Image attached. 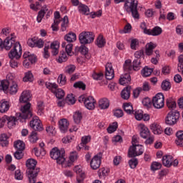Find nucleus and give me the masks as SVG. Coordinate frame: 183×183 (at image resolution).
<instances>
[{"instance_id": "1", "label": "nucleus", "mask_w": 183, "mask_h": 183, "mask_svg": "<svg viewBox=\"0 0 183 183\" xmlns=\"http://www.w3.org/2000/svg\"><path fill=\"white\" fill-rule=\"evenodd\" d=\"M21 112L17 113L16 117L14 116H9L7 119V126L8 128H14L16 125V121H20V122H25L29 117H32V112H31V103H27L21 107Z\"/></svg>"}, {"instance_id": "2", "label": "nucleus", "mask_w": 183, "mask_h": 183, "mask_svg": "<svg viewBox=\"0 0 183 183\" xmlns=\"http://www.w3.org/2000/svg\"><path fill=\"white\" fill-rule=\"evenodd\" d=\"M37 162L34 159H29L26 162V167L28 170L26 172V175L28 178V181H30L31 183L35 182V177H38V174H39V168H36Z\"/></svg>"}, {"instance_id": "3", "label": "nucleus", "mask_w": 183, "mask_h": 183, "mask_svg": "<svg viewBox=\"0 0 183 183\" xmlns=\"http://www.w3.org/2000/svg\"><path fill=\"white\" fill-rule=\"evenodd\" d=\"M65 149H59L57 147L53 148L50 152V157L52 159H55L57 164H59L64 168H66V167H69V162L65 160Z\"/></svg>"}, {"instance_id": "4", "label": "nucleus", "mask_w": 183, "mask_h": 183, "mask_svg": "<svg viewBox=\"0 0 183 183\" xmlns=\"http://www.w3.org/2000/svg\"><path fill=\"white\" fill-rule=\"evenodd\" d=\"M138 1L137 0H127L124 4V9L128 14H132L134 19L139 18V14H138Z\"/></svg>"}, {"instance_id": "5", "label": "nucleus", "mask_w": 183, "mask_h": 183, "mask_svg": "<svg viewBox=\"0 0 183 183\" xmlns=\"http://www.w3.org/2000/svg\"><path fill=\"white\" fill-rule=\"evenodd\" d=\"M79 102L81 104L83 102L85 108L89 109V111H94V109H95V104H97V101L92 96L86 97L83 94L79 97Z\"/></svg>"}, {"instance_id": "6", "label": "nucleus", "mask_w": 183, "mask_h": 183, "mask_svg": "<svg viewBox=\"0 0 183 183\" xmlns=\"http://www.w3.org/2000/svg\"><path fill=\"white\" fill-rule=\"evenodd\" d=\"M132 61L131 59H127L125 61L123 68L125 72H131L132 69L134 71H139L141 69V59H136L133 61V65H132Z\"/></svg>"}, {"instance_id": "7", "label": "nucleus", "mask_w": 183, "mask_h": 183, "mask_svg": "<svg viewBox=\"0 0 183 183\" xmlns=\"http://www.w3.org/2000/svg\"><path fill=\"white\" fill-rule=\"evenodd\" d=\"M95 39V36L91 31H82L79 35V41L82 45H86L88 44H92Z\"/></svg>"}, {"instance_id": "8", "label": "nucleus", "mask_w": 183, "mask_h": 183, "mask_svg": "<svg viewBox=\"0 0 183 183\" xmlns=\"http://www.w3.org/2000/svg\"><path fill=\"white\" fill-rule=\"evenodd\" d=\"M153 107L156 109H162L165 105V97L162 93H157L152 99Z\"/></svg>"}, {"instance_id": "9", "label": "nucleus", "mask_w": 183, "mask_h": 183, "mask_svg": "<svg viewBox=\"0 0 183 183\" xmlns=\"http://www.w3.org/2000/svg\"><path fill=\"white\" fill-rule=\"evenodd\" d=\"M179 112L178 111L169 112L165 118V124L167 125H175L177 121L179 119Z\"/></svg>"}, {"instance_id": "10", "label": "nucleus", "mask_w": 183, "mask_h": 183, "mask_svg": "<svg viewBox=\"0 0 183 183\" xmlns=\"http://www.w3.org/2000/svg\"><path fill=\"white\" fill-rule=\"evenodd\" d=\"M16 41H15V34H11L6 38L4 41H2L1 49H5L6 51H9L12 46H15Z\"/></svg>"}, {"instance_id": "11", "label": "nucleus", "mask_w": 183, "mask_h": 183, "mask_svg": "<svg viewBox=\"0 0 183 183\" xmlns=\"http://www.w3.org/2000/svg\"><path fill=\"white\" fill-rule=\"evenodd\" d=\"M22 55V47H21V44L19 42H16L13 46V49L9 53V57L11 59H19Z\"/></svg>"}, {"instance_id": "12", "label": "nucleus", "mask_w": 183, "mask_h": 183, "mask_svg": "<svg viewBox=\"0 0 183 183\" xmlns=\"http://www.w3.org/2000/svg\"><path fill=\"white\" fill-rule=\"evenodd\" d=\"M144 154V146L137 144L136 146H131L129 149L128 156L129 158H134V157H139Z\"/></svg>"}, {"instance_id": "13", "label": "nucleus", "mask_w": 183, "mask_h": 183, "mask_svg": "<svg viewBox=\"0 0 183 183\" xmlns=\"http://www.w3.org/2000/svg\"><path fill=\"white\" fill-rule=\"evenodd\" d=\"M102 159V154L99 153L94 155L90 161V167L92 169H98L101 167V162Z\"/></svg>"}, {"instance_id": "14", "label": "nucleus", "mask_w": 183, "mask_h": 183, "mask_svg": "<svg viewBox=\"0 0 183 183\" xmlns=\"http://www.w3.org/2000/svg\"><path fill=\"white\" fill-rule=\"evenodd\" d=\"M137 128L139 132V135L143 139H147L151 134V132L147 125L143 123H140L137 125Z\"/></svg>"}, {"instance_id": "15", "label": "nucleus", "mask_w": 183, "mask_h": 183, "mask_svg": "<svg viewBox=\"0 0 183 183\" xmlns=\"http://www.w3.org/2000/svg\"><path fill=\"white\" fill-rule=\"evenodd\" d=\"M29 125L34 131H42V122L39 119V117L36 116L33 117Z\"/></svg>"}, {"instance_id": "16", "label": "nucleus", "mask_w": 183, "mask_h": 183, "mask_svg": "<svg viewBox=\"0 0 183 183\" xmlns=\"http://www.w3.org/2000/svg\"><path fill=\"white\" fill-rule=\"evenodd\" d=\"M105 76L107 79H114L115 76V73L114 71V67H112V64L107 63L105 67Z\"/></svg>"}, {"instance_id": "17", "label": "nucleus", "mask_w": 183, "mask_h": 183, "mask_svg": "<svg viewBox=\"0 0 183 183\" xmlns=\"http://www.w3.org/2000/svg\"><path fill=\"white\" fill-rule=\"evenodd\" d=\"M150 129L153 132V134H154V135H161V134L164 132V130L162 129L161 125L155 122L150 124Z\"/></svg>"}, {"instance_id": "18", "label": "nucleus", "mask_w": 183, "mask_h": 183, "mask_svg": "<svg viewBox=\"0 0 183 183\" xmlns=\"http://www.w3.org/2000/svg\"><path fill=\"white\" fill-rule=\"evenodd\" d=\"M31 99V92L29 90H24L20 95L19 102L21 104H25V102H28Z\"/></svg>"}, {"instance_id": "19", "label": "nucleus", "mask_w": 183, "mask_h": 183, "mask_svg": "<svg viewBox=\"0 0 183 183\" xmlns=\"http://www.w3.org/2000/svg\"><path fill=\"white\" fill-rule=\"evenodd\" d=\"M162 164L167 168L172 167V161H174V157L172 155L166 154L162 157Z\"/></svg>"}, {"instance_id": "20", "label": "nucleus", "mask_w": 183, "mask_h": 183, "mask_svg": "<svg viewBox=\"0 0 183 183\" xmlns=\"http://www.w3.org/2000/svg\"><path fill=\"white\" fill-rule=\"evenodd\" d=\"M59 41H54L50 44V49H51V54L53 56H56L59 54Z\"/></svg>"}, {"instance_id": "21", "label": "nucleus", "mask_w": 183, "mask_h": 183, "mask_svg": "<svg viewBox=\"0 0 183 183\" xmlns=\"http://www.w3.org/2000/svg\"><path fill=\"white\" fill-rule=\"evenodd\" d=\"M68 127H69V122L66 119H61L59 121V127L61 132H66L68 131Z\"/></svg>"}, {"instance_id": "22", "label": "nucleus", "mask_w": 183, "mask_h": 183, "mask_svg": "<svg viewBox=\"0 0 183 183\" xmlns=\"http://www.w3.org/2000/svg\"><path fill=\"white\" fill-rule=\"evenodd\" d=\"M19 87L18 86V83L16 81H13L10 83L7 92L10 94V95H15L18 92Z\"/></svg>"}, {"instance_id": "23", "label": "nucleus", "mask_w": 183, "mask_h": 183, "mask_svg": "<svg viewBox=\"0 0 183 183\" xmlns=\"http://www.w3.org/2000/svg\"><path fill=\"white\" fill-rule=\"evenodd\" d=\"M11 108V103L7 101L2 100L0 102V112L1 114H5L8 112Z\"/></svg>"}, {"instance_id": "24", "label": "nucleus", "mask_w": 183, "mask_h": 183, "mask_svg": "<svg viewBox=\"0 0 183 183\" xmlns=\"http://www.w3.org/2000/svg\"><path fill=\"white\" fill-rule=\"evenodd\" d=\"M131 82V76L129 74L126 73L121 76L119 79L120 85H128Z\"/></svg>"}, {"instance_id": "25", "label": "nucleus", "mask_w": 183, "mask_h": 183, "mask_svg": "<svg viewBox=\"0 0 183 183\" xmlns=\"http://www.w3.org/2000/svg\"><path fill=\"white\" fill-rule=\"evenodd\" d=\"M46 12H48V6H44L42 7V9L40 11H39V14L37 15L36 21L39 24L41 22Z\"/></svg>"}, {"instance_id": "26", "label": "nucleus", "mask_w": 183, "mask_h": 183, "mask_svg": "<svg viewBox=\"0 0 183 183\" xmlns=\"http://www.w3.org/2000/svg\"><path fill=\"white\" fill-rule=\"evenodd\" d=\"M99 107L100 109H108L109 108V100L107 98L101 99L99 101Z\"/></svg>"}, {"instance_id": "27", "label": "nucleus", "mask_w": 183, "mask_h": 183, "mask_svg": "<svg viewBox=\"0 0 183 183\" xmlns=\"http://www.w3.org/2000/svg\"><path fill=\"white\" fill-rule=\"evenodd\" d=\"M162 34V29H161L159 26H156L152 29H149L147 35H152V36H158V35H161Z\"/></svg>"}, {"instance_id": "28", "label": "nucleus", "mask_w": 183, "mask_h": 183, "mask_svg": "<svg viewBox=\"0 0 183 183\" xmlns=\"http://www.w3.org/2000/svg\"><path fill=\"white\" fill-rule=\"evenodd\" d=\"M64 39L69 44L75 42V41H76V34L71 31L64 36Z\"/></svg>"}, {"instance_id": "29", "label": "nucleus", "mask_w": 183, "mask_h": 183, "mask_svg": "<svg viewBox=\"0 0 183 183\" xmlns=\"http://www.w3.org/2000/svg\"><path fill=\"white\" fill-rule=\"evenodd\" d=\"M105 44H107L105 38L102 34H99L97 39L96 45H97L98 48H104Z\"/></svg>"}, {"instance_id": "30", "label": "nucleus", "mask_w": 183, "mask_h": 183, "mask_svg": "<svg viewBox=\"0 0 183 183\" xmlns=\"http://www.w3.org/2000/svg\"><path fill=\"white\" fill-rule=\"evenodd\" d=\"M9 85H11V83H9L8 80L4 79L0 81V91H4V92H8Z\"/></svg>"}, {"instance_id": "31", "label": "nucleus", "mask_w": 183, "mask_h": 183, "mask_svg": "<svg viewBox=\"0 0 183 183\" xmlns=\"http://www.w3.org/2000/svg\"><path fill=\"white\" fill-rule=\"evenodd\" d=\"M62 48H65V51L67 54V55H69V56H72V48L74 45L72 44H66V42H64L61 44Z\"/></svg>"}, {"instance_id": "32", "label": "nucleus", "mask_w": 183, "mask_h": 183, "mask_svg": "<svg viewBox=\"0 0 183 183\" xmlns=\"http://www.w3.org/2000/svg\"><path fill=\"white\" fill-rule=\"evenodd\" d=\"M23 81L24 82H32L34 81V74H32V72L30 71L25 72Z\"/></svg>"}, {"instance_id": "33", "label": "nucleus", "mask_w": 183, "mask_h": 183, "mask_svg": "<svg viewBox=\"0 0 183 183\" xmlns=\"http://www.w3.org/2000/svg\"><path fill=\"white\" fill-rule=\"evenodd\" d=\"M57 99H62L64 97H65V92L62 89H56V90L53 92Z\"/></svg>"}, {"instance_id": "34", "label": "nucleus", "mask_w": 183, "mask_h": 183, "mask_svg": "<svg viewBox=\"0 0 183 183\" xmlns=\"http://www.w3.org/2000/svg\"><path fill=\"white\" fill-rule=\"evenodd\" d=\"M154 72V69L149 68L148 66H145L142 70V75L144 76V78H147L148 76H150V75Z\"/></svg>"}, {"instance_id": "35", "label": "nucleus", "mask_w": 183, "mask_h": 183, "mask_svg": "<svg viewBox=\"0 0 183 183\" xmlns=\"http://www.w3.org/2000/svg\"><path fill=\"white\" fill-rule=\"evenodd\" d=\"M45 86L46 88H47V89H49V91H51L53 94L54 92H55V90L58 88V84H56V83H51L49 81H46L45 83Z\"/></svg>"}, {"instance_id": "36", "label": "nucleus", "mask_w": 183, "mask_h": 183, "mask_svg": "<svg viewBox=\"0 0 183 183\" xmlns=\"http://www.w3.org/2000/svg\"><path fill=\"white\" fill-rule=\"evenodd\" d=\"M14 148L16 151H24L25 149V143L21 140H18L14 142Z\"/></svg>"}, {"instance_id": "37", "label": "nucleus", "mask_w": 183, "mask_h": 183, "mask_svg": "<svg viewBox=\"0 0 183 183\" xmlns=\"http://www.w3.org/2000/svg\"><path fill=\"white\" fill-rule=\"evenodd\" d=\"M57 82L59 86H64V85H66V76L62 74H59L57 78Z\"/></svg>"}, {"instance_id": "38", "label": "nucleus", "mask_w": 183, "mask_h": 183, "mask_svg": "<svg viewBox=\"0 0 183 183\" xmlns=\"http://www.w3.org/2000/svg\"><path fill=\"white\" fill-rule=\"evenodd\" d=\"M78 9L81 14L84 15H89V8L84 4H80L78 7Z\"/></svg>"}, {"instance_id": "39", "label": "nucleus", "mask_w": 183, "mask_h": 183, "mask_svg": "<svg viewBox=\"0 0 183 183\" xmlns=\"http://www.w3.org/2000/svg\"><path fill=\"white\" fill-rule=\"evenodd\" d=\"M167 106L169 109H175L177 108V102L173 99L169 98L167 99Z\"/></svg>"}, {"instance_id": "40", "label": "nucleus", "mask_w": 183, "mask_h": 183, "mask_svg": "<svg viewBox=\"0 0 183 183\" xmlns=\"http://www.w3.org/2000/svg\"><path fill=\"white\" fill-rule=\"evenodd\" d=\"M73 118L75 124H80L81 120L82 119V113H81L80 112H74Z\"/></svg>"}, {"instance_id": "41", "label": "nucleus", "mask_w": 183, "mask_h": 183, "mask_svg": "<svg viewBox=\"0 0 183 183\" xmlns=\"http://www.w3.org/2000/svg\"><path fill=\"white\" fill-rule=\"evenodd\" d=\"M117 129H118V122H114L109 126V127L107 128V132L109 134H112L115 132V131H117Z\"/></svg>"}, {"instance_id": "42", "label": "nucleus", "mask_w": 183, "mask_h": 183, "mask_svg": "<svg viewBox=\"0 0 183 183\" xmlns=\"http://www.w3.org/2000/svg\"><path fill=\"white\" fill-rule=\"evenodd\" d=\"M124 109L129 115L134 112V107H132V104L126 103L124 104Z\"/></svg>"}, {"instance_id": "43", "label": "nucleus", "mask_w": 183, "mask_h": 183, "mask_svg": "<svg viewBox=\"0 0 183 183\" xmlns=\"http://www.w3.org/2000/svg\"><path fill=\"white\" fill-rule=\"evenodd\" d=\"M0 144L1 147H6L8 145V136L6 134L0 136Z\"/></svg>"}, {"instance_id": "44", "label": "nucleus", "mask_w": 183, "mask_h": 183, "mask_svg": "<svg viewBox=\"0 0 183 183\" xmlns=\"http://www.w3.org/2000/svg\"><path fill=\"white\" fill-rule=\"evenodd\" d=\"M92 138V137L91 135L83 136L81 139L80 145H86L87 144H89V142H91Z\"/></svg>"}, {"instance_id": "45", "label": "nucleus", "mask_w": 183, "mask_h": 183, "mask_svg": "<svg viewBox=\"0 0 183 183\" xmlns=\"http://www.w3.org/2000/svg\"><path fill=\"white\" fill-rule=\"evenodd\" d=\"M75 69H76V67L74 64H69L66 66L64 69V72L66 74H74L75 72Z\"/></svg>"}, {"instance_id": "46", "label": "nucleus", "mask_w": 183, "mask_h": 183, "mask_svg": "<svg viewBox=\"0 0 183 183\" xmlns=\"http://www.w3.org/2000/svg\"><path fill=\"white\" fill-rule=\"evenodd\" d=\"M161 86L163 91H169V89H171V82L167 80H164L162 82Z\"/></svg>"}, {"instance_id": "47", "label": "nucleus", "mask_w": 183, "mask_h": 183, "mask_svg": "<svg viewBox=\"0 0 183 183\" xmlns=\"http://www.w3.org/2000/svg\"><path fill=\"white\" fill-rule=\"evenodd\" d=\"M142 105L144 107H146V108H151L152 107V101H151V99L149 97H145L142 101Z\"/></svg>"}, {"instance_id": "48", "label": "nucleus", "mask_w": 183, "mask_h": 183, "mask_svg": "<svg viewBox=\"0 0 183 183\" xmlns=\"http://www.w3.org/2000/svg\"><path fill=\"white\" fill-rule=\"evenodd\" d=\"M162 164L158 162H153L151 164L150 169L152 171L155 172L158 171V169H161Z\"/></svg>"}, {"instance_id": "49", "label": "nucleus", "mask_w": 183, "mask_h": 183, "mask_svg": "<svg viewBox=\"0 0 183 183\" xmlns=\"http://www.w3.org/2000/svg\"><path fill=\"white\" fill-rule=\"evenodd\" d=\"M29 141L31 142V144H35L36 141H38V135L36 134V132H32L30 135L29 136Z\"/></svg>"}, {"instance_id": "50", "label": "nucleus", "mask_w": 183, "mask_h": 183, "mask_svg": "<svg viewBox=\"0 0 183 183\" xmlns=\"http://www.w3.org/2000/svg\"><path fill=\"white\" fill-rule=\"evenodd\" d=\"M59 64H62V62H66L68 61V56H66V53L62 52L60 54L59 58L56 59Z\"/></svg>"}, {"instance_id": "51", "label": "nucleus", "mask_w": 183, "mask_h": 183, "mask_svg": "<svg viewBox=\"0 0 183 183\" xmlns=\"http://www.w3.org/2000/svg\"><path fill=\"white\" fill-rule=\"evenodd\" d=\"M138 45H139V41L137 39H132L130 41V47L131 49L134 51H137V48H138Z\"/></svg>"}, {"instance_id": "52", "label": "nucleus", "mask_w": 183, "mask_h": 183, "mask_svg": "<svg viewBox=\"0 0 183 183\" xmlns=\"http://www.w3.org/2000/svg\"><path fill=\"white\" fill-rule=\"evenodd\" d=\"M66 102L69 105H74V104L76 102V99H75V97H74V94H69L66 97Z\"/></svg>"}, {"instance_id": "53", "label": "nucleus", "mask_w": 183, "mask_h": 183, "mask_svg": "<svg viewBox=\"0 0 183 183\" xmlns=\"http://www.w3.org/2000/svg\"><path fill=\"white\" fill-rule=\"evenodd\" d=\"M44 102H39L37 103V114H38V115H43L44 112Z\"/></svg>"}, {"instance_id": "54", "label": "nucleus", "mask_w": 183, "mask_h": 183, "mask_svg": "<svg viewBox=\"0 0 183 183\" xmlns=\"http://www.w3.org/2000/svg\"><path fill=\"white\" fill-rule=\"evenodd\" d=\"M134 117L137 121H142L144 118V112L142 110H137L134 112Z\"/></svg>"}, {"instance_id": "55", "label": "nucleus", "mask_w": 183, "mask_h": 183, "mask_svg": "<svg viewBox=\"0 0 183 183\" xmlns=\"http://www.w3.org/2000/svg\"><path fill=\"white\" fill-rule=\"evenodd\" d=\"M92 78L95 81H101V79H102V78H104V73H102V72H98V73L94 72L92 74Z\"/></svg>"}, {"instance_id": "56", "label": "nucleus", "mask_w": 183, "mask_h": 183, "mask_svg": "<svg viewBox=\"0 0 183 183\" xmlns=\"http://www.w3.org/2000/svg\"><path fill=\"white\" fill-rule=\"evenodd\" d=\"M121 95L123 99H129L130 96V92H129V90H128V88L124 89L122 91Z\"/></svg>"}, {"instance_id": "57", "label": "nucleus", "mask_w": 183, "mask_h": 183, "mask_svg": "<svg viewBox=\"0 0 183 183\" xmlns=\"http://www.w3.org/2000/svg\"><path fill=\"white\" fill-rule=\"evenodd\" d=\"M74 136H66L62 138L61 139V142H63V144H71V142H72V141H74Z\"/></svg>"}, {"instance_id": "58", "label": "nucleus", "mask_w": 183, "mask_h": 183, "mask_svg": "<svg viewBox=\"0 0 183 183\" xmlns=\"http://www.w3.org/2000/svg\"><path fill=\"white\" fill-rule=\"evenodd\" d=\"M129 165L132 169L137 168V165H138V159L136 158L131 159L129 161Z\"/></svg>"}, {"instance_id": "59", "label": "nucleus", "mask_w": 183, "mask_h": 183, "mask_svg": "<svg viewBox=\"0 0 183 183\" xmlns=\"http://www.w3.org/2000/svg\"><path fill=\"white\" fill-rule=\"evenodd\" d=\"M46 131L49 133V135H51L52 137L56 134V130H55V127L54 126L47 127Z\"/></svg>"}, {"instance_id": "60", "label": "nucleus", "mask_w": 183, "mask_h": 183, "mask_svg": "<svg viewBox=\"0 0 183 183\" xmlns=\"http://www.w3.org/2000/svg\"><path fill=\"white\" fill-rule=\"evenodd\" d=\"M86 86L82 81H76L74 84V88L82 89L83 91L85 90Z\"/></svg>"}, {"instance_id": "61", "label": "nucleus", "mask_w": 183, "mask_h": 183, "mask_svg": "<svg viewBox=\"0 0 183 183\" xmlns=\"http://www.w3.org/2000/svg\"><path fill=\"white\" fill-rule=\"evenodd\" d=\"M69 23V20L68 19V16H64L61 23V28L63 31H65V29H66V26H68Z\"/></svg>"}, {"instance_id": "62", "label": "nucleus", "mask_w": 183, "mask_h": 183, "mask_svg": "<svg viewBox=\"0 0 183 183\" xmlns=\"http://www.w3.org/2000/svg\"><path fill=\"white\" fill-rule=\"evenodd\" d=\"M90 16L93 19L94 18H99L100 16H102V10H99L97 11H92L90 13Z\"/></svg>"}, {"instance_id": "63", "label": "nucleus", "mask_w": 183, "mask_h": 183, "mask_svg": "<svg viewBox=\"0 0 183 183\" xmlns=\"http://www.w3.org/2000/svg\"><path fill=\"white\" fill-rule=\"evenodd\" d=\"M78 159V153L76 152H72L70 153L69 161L71 162H75Z\"/></svg>"}, {"instance_id": "64", "label": "nucleus", "mask_w": 183, "mask_h": 183, "mask_svg": "<svg viewBox=\"0 0 183 183\" xmlns=\"http://www.w3.org/2000/svg\"><path fill=\"white\" fill-rule=\"evenodd\" d=\"M14 155L16 159H22V157H24V152L22 150H16Z\"/></svg>"}]
</instances>
